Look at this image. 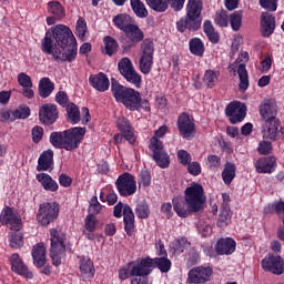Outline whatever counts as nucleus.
<instances>
[{"label": "nucleus", "instance_id": "nucleus-28", "mask_svg": "<svg viewBox=\"0 0 284 284\" xmlns=\"http://www.w3.org/2000/svg\"><path fill=\"white\" fill-rule=\"evenodd\" d=\"M136 21L128 13H119L113 18V24L118 30L126 32Z\"/></svg>", "mask_w": 284, "mask_h": 284}, {"label": "nucleus", "instance_id": "nucleus-5", "mask_svg": "<svg viewBox=\"0 0 284 284\" xmlns=\"http://www.w3.org/2000/svg\"><path fill=\"white\" fill-rule=\"evenodd\" d=\"M154 267V260L150 257L139 258L131 263V275L136 276L131 280V284H148V278Z\"/></svg>", "mask_w": 284, "mask_h": 284}, {"label": "nucleus", "instance_id": "nucleus-27", "mask_svg": "<svg viewBox=\"0 0 284 284\" xmlns=\"http://www.w3.org/2000/svg\"><path fill=\"white\" fill-rule=\"evenodd\" d=\"M98 227L99 220L97 219V216H94V214L87 215V217L84 219L83 231L85 239H88L89 241H94V232H97Z\"/></svg>", "mask_w": 284, "mask_h": 284}, {"label": "nucleus", "instance_id": "nucleus-53", "mask_svg": "<svg viewBox=\"0 0 284 284\" xmlns=\"http://www.w3.org/2000/svg\"><path fill=\"white\" fill-rule=\"evenodd\" d=\"M239 90L240 92H246L247 88H250V75H247V72H240L239 73Z\"/></svg>", "mask_w": 284, "mask_h": 284}, {"label": "nucleus", "instance_id": "nucleus-6", "mask_svg": "<svg viewBox=\"0 0 284 284\" xmlns=\"http://www.w3.org/2000/svg\"><path fill=\"white\" fill-rule=\"evenodd\" d=\"M119 41L123 52H130L132 48H136L139 43L145 41V33L134 22L124 34L120 36Z\"/></svg>", "mask_w": 284, "mask_h": 284}, {"label": "nucleus", "instance_id": "nucleus-34", "mask_svg": "<svg viewBox=\"0 0 284 284\" xmlns=\"http://www.w3.org/2000/svg\"><path fill=\"white\" fill-rule=\"evenodd\" d=\"M203 32L207 37L209 41H211L214 45H216V43H220L221 34L217 33L216 29H214V24H212L211 20L204 21Z\"/></svg>", "mask_w": 284, "mask_h": 284}, {"label": "nucleus", "instance_id": "nucleus-33", "mask_svg": "<svg viewBox=\"0 0 284 284\" xmlns=\"http://www.w3.org/2000/svg\"><path fill=\"white\" fill-rule=\"evenodd\" d=\"M32 258L37 267H43V265H45V246L43 243H39L33 246Z\"/></svg>", "mask_w": 284, "mask_h": 284}, {"label": "nucleus", "instance_id": "nucleus-43", "mask_svg": "<svg viewBox=\"0 0 284 284\" xmlns=\"http://www.w3.org/2000/svg\"><path fill=\"white\" fill-rule=\"evenodd\" d=\"M231 222H232V210H230V206H223L222 211L220 212L217 225L219 227H225L226 225H230Z\"/></svg>", "mask_w": 284, "mask_h": 284}, {"label": "nucleus", "instance_id": "nucleus-35", "mask_svg": "<svg viewBox=\"0 0 284 284\" xmlns=\"http://www.w3.org/2000/svg\"><path fill=\"white\" fill-rule=\"evenodd\" d=\"M189 52L193 54V57H203L205 54V43L201 38H192L189 41Z\"/></svg>", "mask_w": 284, "mask_h": 284}, {"label": "nucleus", "instance_id": "nucleus-40", "mask_svg": "<svg viewBox=\"0 0 284 284\" xmlns=\"http://www.w3.org/2000/svg\"><path fill=\"white\" fill-rule=\"evenodd\" d=\"M145 2L154 12H166L170 8V0H145Z\"/></svg>", "mask_w": 284, "mask_h": 284}, {"label": "nucleus", "instance_id": "nucleus-3", "mask_svg": "<svg viewBox=\"0 0 284 284\" xmlns=\"http://www.w3.org/2000/svg\"><path fill=\"white\" fill-rule=\"evenodd\" d=\"M85 136V128H72L64 132H53L50 135V142L54 148H63L72 152L81 145V141Z\"/></svg>", "mask_w": 284, "mask_h": 284}, {"label": "nucleus", "instance_id": "nucleus-41", "mask_svg": "<svg viewBox=\"0 0 284 284\" xmlns=\"http://www.w3.org/2000/svg\"><path fill=\"white\" fill-rule=\"evenodd\" d=\"M54 90V83L48 78H43L39 84V94L42 99H48L49 94H52Z\"/></svg>", "mask_w": 284, "mask_h": 284}, {"label": "nucleus", "instance_id": "nucleus-16", "mask_svg": "<svg viewBox=\"0 0 284 284\" xmlns=\"http://www.w3.org/2000/svg\"><path fill=\"white\" fill-rule=\"evenodd\" d=\"M39 119L43 125H52L59 119V110L54 104H43L39 110Z\"/></svg>", "mask_w": 284, "mask_h": 284}, {"label": "nucleus", "instance_id": "nucleus-51", "mask_svg": "<svg viewBox=\"0 0 284 284\" xmlns=\"http://www.w3.org/2000/svg\"><path fill=\"white\" fill-rule=\"evenodd\" d=\"M149 149L151 150V152H153V156L154 154L165 152V150L163 149V142L156 138H151Z\"/></svg>", "mask_w": 284, "mask_h": 284}, {"label": "nucleus", "instance_id": "nucleus-18", "mask_svg": "<svg viewBox=\"0 0 284 284\" xmlns=\"http://www.w3.org/2000/svg\"><path fill=\"white\" fill-rule=\"evenodd\" d=\"M201 23L202 22H200L199 20L186 14L180 18V20L176 21L175 26L178 32L181 33L185 32L186 30H189V32H196L201 30Z\"/></svg>", "mask_w": 284, "mask_h": 284}, {"label": "nucleus", "instance_id": "nucleus-48", "mask_svg": "<svg viewBox=\"0 0 284 284\" xmlns=\"http://www.w3.org/2000/svg\"><path fill=\"white\" fill-rule=\"evenodd\" d=\"M153 159L159 168H168L170 165V155L165 151L154 154Z\"/></svg>", "mask_w": 284, "mask_h": 284}, {"label": "nucleus", "instance_id": "nucleus-32", "mask_svg": "<svg viewBox=\"0 0 284 284\" xmlns=\"http://www.w3.org/2000/svg\"><path fill=\"white\" fill-rule=\"evenodd\" d=\"M47 12L50 16L57 17L58 21H63V19H65V7L57 0L47 3Z\"/></svg>", "mask_w": 284, "mask_h": 284}, {"label": "nucleus", "instance_id": "nucleus-54", "mask_svg": "<svg viewBox=\"0 0 284 284\" xmlns=\"http://www.w3.org/2000/svg\"><path fill=\"white\" fill-rule=\"evenodd\" d=\"M261 8L268 10V12H276L278 8V0H258Z\"/></svg>", "mask_w": 284, "mask_h": 284}, {"label": "nucleus", "instance_id": "nucleus-24", "mask_svg": "<svg viewBox=\"0 0 284 284\" xmlns=\"http://www.w3.org/2000/svg\"><path fill=\"white\" fill-rule=\"evenodd\" d=\"M90 85L98 90V92H108L110 90V79L105 73L92 74L89 78Z\"/></svg>", "mask_w": 284, "mask_h": 284}, {"label": "nucleus", "instance_id": "nucleus-39", "mask_svg": "<svg viewBox=\"0 0 284 284\" xmlns=\"http://www.w3.org/2000/svg\"><path fill=\"white\" fill-rule=\"evenodd\" d=\"M124 230L126 234H132L134 230V212H132V209L129 205L124 206Z\"/></svg>", "mask_w": 284, "mask_h": 284}, {"label": "nucleus", "instance_id": "nucleus-52", "mask_svg": "<svg viewBox=\"0 0 284 284\" xmlns=\"http://www.w3.org/2000/svg\"><path fill=\"white\" fill-rule=\"evenodd\" d=\"M135 214L139 219H148L150 216V206L145 202H141L138 204L135 209Z\"/></svg>", "mask_w": 284, "mask_h": 284}, {"label": "nucleus", "instance_id": "nucleus-47", "mask_svg": "<svg viewBox=\"0 0 284 284\" xmlns=\"http://www.w3.org/2000/svg\"><path fill=\"white\" fill-rule=\"evenodd\" d=\"M160 268L161 272H170L172 267V262L168 257H156L153 260V267Z\"/></svg>", "mask_w": 284, "mask_h": 284}, {"label": "nucleus", "instance_id": "nucleus-44", "mask_svg": "<svg viewBox=\"0 0 284 284\" xmlns=\"http://www.w3.org/2000/svg\"><path fill=\"white\" fill-rule=\"evenodd\" d=\"M67 114L69 121L72 123H79V121H81V112L79 111V106L74 103H69L67 105Z\"/></svg>", "mask_w": 284, "mask_h": 284}, {"label": "nucleus", "instance_id": "nucleus-60", "mask_svg": "<svg viewBox=\"0 0 284 284\" xmlns=\"http://www.w3.org/2000/svg\"><path fill=\"white\" fill-rule=\"evenodd\" d=\"M178 159L182 163V165H189L192 161V155L185 150L178 151Z\"/></svg>", "mask_w": 284, "mask_h": 284}, {"label": "nucleus", "instance_id": "nucleus-42", "mask_svg": "<svg viewBox=\"0 0 284 284\" xmlns=\"http://www.w3.org/2000/svg\"><path fill=\"white\" fill-rule=\"evenodd\" d=\"M230 24L234 32H239L241 30V27L243 26V11H234L230 16Z\"/></svg>", "mask_w": 284, "mask_h": 284}, {"label": "nucleus", "instance_id": "nucleus-64", "mask_svg": "<svg viewBox=\"0 0 284 284\" xmlns=\"http://www.w3.org/2000/svg\"><path fill=\"white\" fill-rule=\"evenodd\" d=\"M43 139V128L41 126H34L32 129V140L34 143H39Z\"/></svg>", "mask_w": 284, "mask_h": 284}, {"label": "nucleus", "instance_id": "nucleus-46", "mask_svg": "<svg viewBox=\"0 0 284 284\" xmlns=\"http://www.w3.org/2000/svg\"><path fill=\"white\" fill-rule=\"evenodd\" d=\"M9 245L10 247H13V250H19V247H23V234L21 232L10 233Z\"/></svg>", "mask_w": 284, "mask_h": 284}, {"label": "nucleus", "instance_id": "nucleus-22", "mask_svg": "<svg viewBox=\"0 0 284 284\" xmlns=\"http://www.w3.org/2000/svg\"><path fill=\"white\" fill-rule=\"evenodd\" d=\"M277 105L274 100H266L260 105V114L265 122L267 121H278L276 119Z\"/></svg>", "mask_w": 284, "mask_h": 284}, {"label": "nucleus", "instance_id": "nucleus-63", "mask_svg": "<svg viewBox=\"0 0 284 284\" xmlns=\"http://www.w3.org/2000/svg\"><path fill=\"white\" fill-rule=\"evenodd\" d=\"M257 151L260 154H270L272 152V143L267 141L260 142Z\"/></svg>", "mask_w": 284, "mask_h": 284}, {"label": "nucleus", "instance_id": "nucleus-25", "mask_svg": "<svg viewBox=\"0 0 284 284\" xmlns=\"http://www.w3.org/2000/svg\"><path fill=\"white\" fill-rule=\"evenodd\" d=\"M236 251V241L231 237L220 239L215 245V252L220 255L230 256Z\"/></svg>", "mask_w": 284, "mask_h": 284}, {"label": "nucleus", "instance_id": "nucleus-50", "mask_svg": "<svg viewBox=\"0 0 284 284\" xmlns=\"http://www.w3.org/2000/svg\"><path fill=\"white\" fill-rule=\"evenodd\" d=\"M118 70L119 72H135L134 65L132 64V60H130V58H122L118 62Z\"/></svg>", "mask_w": 284, "mask_h": 284}, {"label": "nucleus", "instance_id": "nucleus-14", "mask_svg": "<svg viewBox=\"0 0 284 284\" xmlns=\"http://www.w3.org/2000/svg\"><path fill=\"white\" fill-rule=\"evenodd\" d=\"M247 106L239 101L231 102L225 110L226 116L230 118V122L234 125L241 123L245 119Z\"/></svg>", "mask_w": 284, "mask_h": 284}, {"label": "nucleus", "instance_id": "nucleus-55", "mask_svg": "<svg viewBox=\"0 0 284 284\" xmlns=\"http://www.w3.org/2000/svg\"><path fill=\"white\" fill-rule=\"evenodd\" d=\"M151 183H152V175H150V172L148 171L142 172L139 179V187H150Z\"/></svg>", "mask_w": 284, "mask_h": 284}, {"label": "nucleus", "instance_id": "nucleus-56", "mask_svg": "<svg viewBox=\"0 0 284 284\" xmlns=\"http://www.w3.org/2000/svg\"><path fill=\"white\" fill-rule=\"evenodd\" d=\"M12 116L13 119H28V116H30V108L20 106L12 112Z\"/></svg>", "mask_w": 284, "mask_h": 284}, {"label": "nucleus", "instance_id": "nucleus-23", "mask_svg": "<svg viewBox=\"0 0 284 284\" xmlns=\"http://www.w3.org/2000/svg\"><path fill=\"white\" fill-rule=\"evenodd\" d=\"M195 88L201 89L203 85L206 88H214V83L219 81V73L216 72H205L194 75Z\"/></svg>", "mask_w": 284, "mask_h": 284}, {"label": "nucleus", "instance_id": "nucleus-4", "mask_svg": "<svg viewBox=\"0 0 284 284\" xmlns=\"http://www.w3.org/2000/svg\"><path fill=\"white\" fill-rule=\"evenodd\" d=\"M111 92L118 103H123V105L132 112L141 110L142 105H148V101H143L139 91H135L132 88H125L119 82H112Z\"/></svg>", "mask_w": 284, "mask_h": 284}, {"label": "nucleus", "instance_id": "nucleus-7", "mask_svg": "<svg viewBox=\"0 0 284 284\" xmlns=\"http://www.w3.org/2000/svg\"><path fill=\"white\" fill-rule=\"evenodd\" d=\"M50 241H51V250L50 256L52 264L55 267L61 265V258L63 257V252H65V235L55 229L50 230Z\"/></svg>", "mask_w": 284, "mask_h": 284}, {"label": "nucleus", "instance_id": "nucleus-13", "mask_svg": "<svg viewBox=\"0 0 284 284\" xmlns=\"http://www.w3.org/2000/svg\"><path fill=\"white\" fill-rule=\"evenodd\" d=\"M178 129L182 139H192L196 134V124H194V118L187 113H182L178 118Z\"/></svg>", "mask_w": 284, "mask_h": 284}, {"label": "nucleus", "instance_id": "nucleus-21", "mask_svg": "<svg viewBox=\"0 0 284 284\" xmlns=\"http://www.w3.org/2000/svg\"><path fill=\"white\" fill-rule=\"evenodd\" d=\"M261 28L263 37H272V34H274V30H276V18L272 13L262 12Z\"/></svg>", "mask_w": 284, "mask_h": 284}, {"label": "nucleus", "instance_id": "nucleus-10", "mask_svg": "<svg viewBox=\"0 0 284 284\" xmlns=\"http://www.w3.org/2000/svg\"><path fill=\"white\" fill-rule=\"evenodd\" d=\"M59 216V205L57 203H43L37 214L40 225H50Z\"/></svg>", "mask_w": 284, "mask_h": 284}, {"label": "nucleus", "instance_id": "nucleus-45", "mask_svg": "<svg viewBox=\"0 0 284 284\" xmlns=\"http://www.w3.org/2000/svg\"><path fill=\"white\" fill-rule=\"evenodd\" d=\"M121 74L128 83H131V85H134L135 88H141V83H143L141 74L138 72H122Z\"/></svg>", "mask_w": 284, "mask_h": 284}, {"label": "nucleus", "instance_id": "nucleus-36", "mask_svg": "<svg viewBox=\"0 0 284 284\" xmlns=\"http://www.w3.org/2000/svg\"><path fill=\"white\" fill-rule=\"evenodd\" d=\"M234 179H236V164L226 162L222 171V181H224L225 185H231Z\"/></svg>", "mask_w": 284, "mask_h": 284}, {"label": "nucleus", "instance_id": "nucleus-58", "mask_svg": "<svg viewBox=\"0 0 284 284\" xmlns=\"http://www.w3.org/2000/svg\"><path fill=\"white\" fill-rule=\"evenodd\" d=\"M18 83L22 88H32V78L26 73H20L18 75Z\"/></svg>", "mask_w": 284, "mask_h": 284}, {"label": "nucleus", "instance_id": "nucleus-57", "mask_svg": "<svg viewBox=\"0 0 284 284\" xmlns=\"http://www.w3.org/2000/svg\"><path fill=\"white\" fill-rule=\"evenodd\" d=\"M240 59L241 58H239L229 67L231 72H247V69L245 68V62H243V60Z\"/></svg>", "mask_w": 284, "mask_h": 284}, {"label": "nucleus", "instance_id": "nucleus-8", "mask_svg": "<svg viewBox=\"0 0 284 284\" xmlns=\"http://www.w3.org/2000/svg\"><path fill=\"white\" fill-rule=\"evenodd\" d=\"M142 57L140 59L141 72H150L154 64V40L146 38L141 43Z\"/></svg>", "mask_w": 284, "mask_h": 284}, {"label": "nucleus", "instance_id": "nucleus-31", "mask_svg": "<svg viewBox=\"0 0 284 284\" xmlns=\"http://www.w3.org/2000/svg\"><path fill=\"white\" fill-rule=\"evenodd\" d=\"M38 183L47 192H58L59 183L50 176L48 173H39L36 175Z\"/></svg>", "mask_w": 284, "mask_h": 284}, {"label": "nucleus", "instance_id": "nucleus-11", "mask_svg": "<svg viewBox=\"0 0 284 284\" xmlns=\"http://www.w3.org/2000/svg\"><path fill=\"white\" fill-rule=\"evenodd\" d=\"M214 274L212 266H197L189 271L186 283L189 284H203L207 283Z\"/></svg>", "mask_w": 284, "mask_h": 284}, {"label": "nucleus", "instance_id": "nucleus-26", "mask_svg": "<svg viewBox=\"0 0 284 284\" xmlns=\"http://www.w3.org/2000/svg\"><path fill=\"white\" fill-rule=\"evenodd\" d=\"M203 12V0H189L186 4V16L195 19L200 23H203V18L201 17Z\"/></svg>", "mask_w": 284, "mask_h": 284}, {"label": "nucleus", "instance_id": "nucleus-17", "mask_svg": "<svg viewBox=\"0 0 284 284\" xmlns=\"http://www.w3.org/2000/svg\"><path fill=\"white\" fill-rule=\"evenodd\" d=\"M0 223L2 225H8L10 230L19 232L21 230V217L14 215L11 207H6L0 215Z\"/></svg>", "mask_w": 284, "mask_h": 284}, {"label": "nucleus", "instance_id": "nucleus-20", "mask_svg": "<svg viewBox=\"0 0 284 284\" xmlns=\"http://www.w3.org/2000/svg\"><path fill=\"white\" fill-rule=\"evenodd\" d=\"M254 166L257 174H272V172L276 170V158L274 156L260 158L256 160Z\"/></svg>", "mask_w": 284, "mask_h": 284}, {"label": "nucleus", "instance_id": "nucleus-1", "mask_svg": "<svg viewBox=\"0 0 284 284\" xmlns=\"http://www.w3.org/2000/svg\"><path fill=\"white\" fill-rule=\"evenodd\" d=\"M41 50L44 54H52L55 61L70 63L77 59V38L70 27L57 24L45 32L41 40Z\"/></svg>", "mask_w": 284, "mask_h": 284}, {"label": "nucleus", "instance_id": "nucleus-30", "mask_svg": "<svg viewBox=\"0 0 284 284\" xmlns=\"http://www.w3.org/2000/svg\"><path fill=\"white\" fill-rule=\"evenodd\" d=\"M54 163V152L52 150L44 151L38 160V172H48Z\"/></svg>", "mask_w": 284, "mask_h": 284}, {"label": "nucleus", "instance_id": "nucleus-37", "mask_svg": "<svg viewBox=\"0 0 284 284\" xmlns=\"http://www.w3.org/2000/svg\"><path fill=\"white\" fill-rule=\"evenodd\" d=\"M103 43L104 54H108V57H113L114 54H116V52H119V42L111 36H105L103 38Z\"/></svg>", "mask_w": 284, "mask_h": 284}, {"label": "nucleus", "instance_id": "nucleus-9", "mask_svg": "<svg viewBox=\"0 0 284 284\" xmlns=\"http://www.w3.org/2000/svg\"><path fill=\"white\" fill-rule=\"evenodd\" d=\"M115 185L121 196H132L136 194V179L130 173L121 174L118 178Z\"/></svg>", "mask_w": 284, "mask_h": 284}, {"label": "nucleus", "instance_id": "nucleus-15", "mask_svg": "<svg viewBox=\"0 0 284 284\" xmlns=\"http://www.w3.org/2000/svg\"><path fill=\"white\" fill-rule=\"evenodd\" d=\"M262 268L264 272H271L281 276L284 272V261L281 255H267L262 260Z\"/></svg>", "mask_w": 284, "mask_h": 284}, {"label": "nucleus", "instance_id": "nucleus-62", "mask_svg": "<svg viewBox=\"0 0 284 284\" xmlns=\"http://www.w3.org/2000/svg\"><path fill=\"white\" fill-rule=\"evenodd\" d=\"M187 172L189 174H192V176H199L201 174V163L199 162H192L187 164Z\"/></svg>", "mask_w": 284, "mask_h": 284}, {"label": "nucleus", "instance_id": "nucleus-19", "mask_svg": "<svg viewBox=\"0 0 284 284\" xmlns=\"http://www.w3.org/2000/svg\"><path fill=\"white\" fill-rule=\"evenodd\" d=\"M79 270L80 278L83 281H92V277L97 274L94 262L90 257H80Z\"/></svg>", "mask_w": 284, "mask_h": 284}, {"label": "nucleus", "instance_id": "nucleus-29", "mask_svg": "<svg viewBox=\"0 0 284 284\" xmlns=\"http://www.w3.org/2000/svg\"><path fill=\"white\" fill-rule=\"evenodd\" d=\"M278 128H281L278 120L265 122L263 139H266V141H276V139H278Z\"/></svg>", "mask_w": 284, "mask_h": 284}, {"label": "nucleus", "instance_id": "nucleus-12", "mask_svg": "<svg viewBox=\"0 0 284 284\" xmlns=\"http://www.w3.org/2000/svg\"><path fill=\"white\" fill-rule=\"evenodd\" d=\"M9 263L11 266V272H13V274L22 276V278H27V281H32V278H34V273L30 271V267L27 266L20 254H12L9 258Z\"/></svg>", "mask_w": 284, "mask_h": 284}, {"label": "nucleus", "instance_id": "nucleus-38", "mask_svg": "<svg viewBox=\"0 0 284 284\" xmlns=\"http://www.w3.org/2000/svg\"><path fill=\"white\" fill-rule=\"evenodd\" d=\"M131 10H133V13L139 19H145L148 14V8L145 7V3L141 0H130Z\"/></svg>", "mask_w": 284, "mask_h": 284}, {"label": "nucleus", "instance_id": "nucleus-49", "mask_svg": "<svg viewBox=\"0 0 284 284\" xmlns=\"http://www.w3.org/2000/svg\"><path fill=\"white\" fill-rule=\"evenodd\" d=\"M214 22L220 28H227V26H230V18L227 17V11L222 10L219 13H216Z\"/></svg>", "mask_w": 284, "mask_h": 284}, {"label": "nucleus", "instance_id": "nucleus-2", "mask_svg": "<svg viewBox=\"0 0 284 284\" xmlns=\"http://www.w3.org/2000/svg\"><path fill=\"white\" fill-rule=\"evenodd\" d=\"M206 199L203 185L193 183L184 190V200L173 203V210L181 219H187L192 212L203 210Z\"/></svg>", "mask_w": 284, "mask_h": 284}, {"label": "nucleus", "instance_id": "nucleus-61", "mask_svg": "<svg viewBox=\"0 0 284 284\" xmlns=\"http://www.w3.org/2000/svg\"><path fill=\"white\" fill-rule=\"evenodd\" d=\"M118 129L120 132H128V130H132V124L124 116L118 119Z\"/></svg>", "mask_w": 284, "mask_h": 284}, {"label": "nucleus", "instance_id": "nucleus-59", "mask_svg": "<svg viewBox=\"0 0 284 284\" xmlns=\"http://www.w3.org/2000/svg\"><path fill=\"white\" fill-rule=\"evenodd\" d=\"M206 165L210 169L221 168V156L214 154L207 155Z\"/></svg>", "mask_w": 284, "mask_h": 284}]
</instances>
